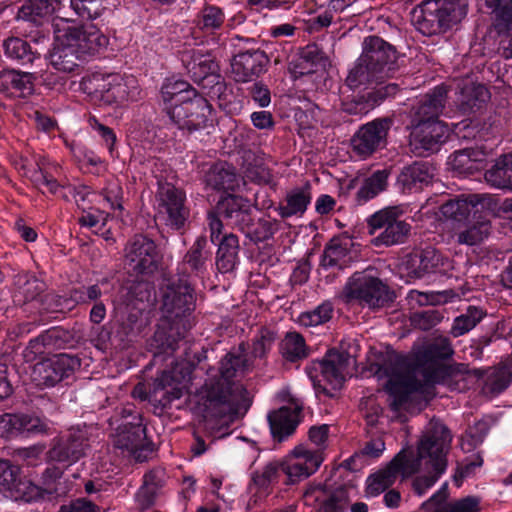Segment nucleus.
<instances>
[{"mask_svg":"<svg viewBox=\"0 0 512 512\" xmlns=\"http://www.w3.org/2000/svg\"><path fill=\"white\" fill-rule=\"evenodd\" d=\"M381 371L388 377L385 390L391 398L390 408L398 412L406 408L413 392L423 391L425 387L440 384L458 390V377L468 373V367L438 362L412 365L408 358L395 355L384 361L378 372Z\"/></svg>","mask_w":512,"mask_h":512,"instance_id":"nucleus-1","label":"nucleus"},{"mask_svg":"<svg viewBox=\"0 0 512 512\" xmlns=\"http://www.w3.org/2000/svg\"><path fill=\"white\" fill-rule=\"evenodd\" d=\"M244 345L239 352H228L219 362L217 371L209 370L207 378L197 392L196 409L205 420L219 419L234 413L239 407L250 405L246 388L234 378L250 369L244 354Z\"/></svg>","mask_w":512,"mask_h":512,"instance_id":"nucleus-2","label":"nucleus"},{"mask_svg":"<svg viewBox=\"0 0 512 512\" xmlns=\"http://www.w3.org/2000/svg\"><path fill=\"white\" fill-rule=\"evenodd\" d=\"M451 440V433L444 424L438 421L430 422L418 444L417 457H414L419 461V468L422 461H425L424 466L428 469L427 475L418 476L413 480L412 487L417 495H423L446 470V455Z\"/></svg>","mask_w":512,"mask_h":512,"instance_id":"nucleus-3","label":"nucleus"},{"mask_svg":"<svg viewBox=\"0 0 512 512\" xmlns=\"http://www.w3.org/2000/svg\"><path fill=\"white\" fill-rule=\"evenodd\" d=\"M468 11V0H425L414 10V25L426 36L445 33L461 22Z\"/></svg>","mask_w":512,"mask_h":512,"instance_id":"nucleus-4","label":"nucleus"},{"mask_svg":"<svg viewBox=\"0 0 512 512\" xmlns=\"http://www.w3.org/2000/svg\"><path fill=\"white\" fill-rule=\"evenodd\" d=\"M159 289L162 318L179 323L189 322L187 317L196 309V294L188 277L165 276Z\"/></svg>","mask_w":512,"mask_h":512,"instance_id":"nucleus-5","label":"nucleus"},{"mask_svg":"<svg viewBox=\"0 0 512 512\" xmlns=\"http://www.w3.org/2000/svg\"><path fill=\"white\" fill-rule=\"evenodd\" d=\"M90 448L89 429L86 426H73L51 440L46 456L51 463L70 467L85 458Z\"/></svg>","mask_w":512,"mask_h":512,"instance_id":"nucleus-6","label":"nucleus"},{"mask_svg":"<svg viewBox=\"0 0 512 512\" xmlns=\"http://www.w3.org/2000/svg\"><path fill=\"white\" fill-rule=\"evenodd\" d=\"M354 363V357L342 346L340 349L332 348L328 350L324 358L318 362L323 379L311 376L316 392L334 397L345 382V377L349 373V366Z\"/></svg>","mask_w":512,"mask_h":512,"instance_id":"nucleus-7","label":"nucleus"},{"mask_svg":"<svg viewBox=\"0 0 512 512\" xmlns=\"http://www.w3.org/2000/svg\"><path fill=\"white\" fill-rule=\"evenodd\" d=\"M392 125L391 117H381L360 126L350 140L353 154L365 160L385 149Z\"/></svg>","mask_w":512,"mask_h":512,"instance_id":"nucleus-8","label":"nucleus"},{"mask_svg":"<svg viewBox=\"0 0 512 512\" xmlns=\"http://www.w3.org/2000/svg\"><path fill=\"white\" fill-rule=\"evenodd\" d=\"M370 272L367 269L354 273L345 286V295L348 299L359 300L372 308L382 307L393 300V293Z\"/></svg>","mask_w":512,"mask_h":512,"instance_id":"nucleus-9","label":"nucleus"},{"mask_svg":"<svg viewBox=\"0 0 512 512\" xmlns=\"http://www.w3.org/2000/svg\"><path fill=\"white\" fill-rule=\"evenodd\" d=\"M124 257L129 269L137 275H151L161 264L158 246L146 235L136 234L125 245Z\"/></svg>","mask_w":512,"mask_h":512,"instance_id":"nucleus-10","label":"nucleus"},{"mask_svg":"<svg viewBox=\"0 0 512 512\" xmlns=\"http://www.w3.org/2000/svg\"><path fill=\"white\" fill-rule=\"evenodd\" d=\"M419 470V461L414 459V454L405 449L398 452L385 468L368 478L367 492L376 496L392 486L398 475L406 479L417 473Z\"/></svg>","mask_w":512,"mask_h":512,"instance_id":"nucleus-11","label":"nucleus"},{"mask_svg":"<svg viewBox=\"0 0 512 512\" xmlns=\"http://www.w3.org/2000/svg\"><path fill=\"white\" fill-rule=\"evenodd\" d=\"M164 110L169 120L179 129L191 133L207 127L212 107L205 98L194 94L189 101L165 107Z\"/></svg>","mask_w":512,"mask_h":512,"instance_id":"nucleus-12","label":"nucleus"},{"mask_svg":"<svg viewBox=\"0 0 512 512\" xmlns=\"http://www.w3.org/2000/svg\"><path fill=\"white\" fill-rule=\"evenodd\" d=\"M195 365L189 361L176 362L171 369L163 371L154 381L153 392L160 394L159 404L167 407L180 399L187 383L191 380Z\"/></svg>","mask_w":512,"mask_h":512,"instance_id":"nucleus-13","label":"nucleus"},{"mask_svg":"<svg viewBox=\"0 0 512 512\" xmlns=\"http://www.w3.org/2000/svg\"><path fill=\"white\" fill-rule=\"evenodd\" d=\"M156 201L159 215L166 216L167 225L181 229L187 221L190 211L186 206V194L174 184L158 181Z\"/></svg>","mask_w":512,"mask_h":512,"instance_id":"nucleus-14","label":"nucleus"},{"mask_svg":"<svg viewBox=\"0 0 512 512\" xmlns=\"http://www.w3.org/2000/svg\"><path fill=\"white\" fill-rule=\"evenodd\" d=\"M113 445L129 451L138 461L145 460L147 453L153 451V443L147 439L146 427L139 413L133 416V421H123L117 427L113 435Z\"/></svg>","mask_w":512,"mask_h":512,"instance_id":"nucleus-15","label":"nucleus"},{"mask_svg":"<svg viewBox=\"0 0 512 512\" xmlns=\"http://www.w3.org/2000/svg\"><path fill=\"white\" fill-rule=\"evenodd\" d=\"M21 469L9 460H0V492L9 493L16 499L26 502L43 498L44 493L59 495L57 488L41 489L21 479Z\"/></svg>","mask_w":512,"mask_h":512,"instance_id":"nucleus-16","label":"nucleus"},{"mask_svg":"<svg viewBox=\"0 0 512 512\" xmlns=\"http://www.w3.org/2000/svg\"><path fill=\"white\" fill-rule=\"evenodd\" d=\"M185 68L191 79L203 88L218 86V91L223 87L220 68L211 54H204L198 50L185 52L182 58Z\"/></svg>","mask_w":512,"mask_h":512,"instance_id":"nucleus-17","label":"nucleus"},{"mask_svg":"<svg viewBox=\"0 0 512 512\" xmlns=\"http://www.w3.org/2000/svg\"><path fill=\"white\" fill-rule=\"evenodd\" d=\"M190 328V322L179 323L162 318L149 341V349L154 357L172 356Z\"/></svg>","mask_w":512,"mask_h":512,"instance_id":"nucleus-18","label":"nucleus"},{"mask_svg":"<svg viewBox=\"0 0 512 512\" xmlns=\"http://www.w3.org/2000/svg\"><path fill=\"white\" fill-rule=\"evenodd\" d=\"M80 366L81 360L77 356L59 354L53 359L36 364L33 375L34 379L38 381V385L54 387L71 377Z\"/></svg>","mask_w":512,"mask_h":512,"instance_id":"nucleus-19","label":"nucleus"},{"mask_svg":"<svg viewBox=\"0 0 512 512\" xmlns=\"http://www.w3.org/2000/svg\"><path fill=\"white\" fill-rule=\"evenodd\" d=\"M64 38L82 57L94 56L108 45V38L94 25L68 26L62 30Z\"/></svg>","mask_w":512,"mask_h":512,"instance_id":"nucleus-20","label":"nucleus"},{"mask_svg":"<svg viewBox=\"0 0 512 512\" xmlns=\"http://www.w3.org/2000/svg\"><path fill=\"white\" fill-rule=\"evenodd\" d=\"M303 500L315 512H345L349 504L348 490L343 485L336 489L326 485L310 487L303 494Z\"/></svg>","mask_w":512,"mask_h":512,"instance_id":"nucleus-21","label":"nucleus"},{"mask_svg":"<svg viewBox=\"0 0 512 512\" xmlns=\"http://www.w3.org/2000/svg\"><path fill=\"white\" fill-rule=\"evenodd\" d=\"M490 10L491 28L506 58L512 57V0H483Z\"/></svg>","mask_w":512,"mask_h":512,"instance_id":"nucleus-22","label":"nucleus"},{"mask_svg":"<svg viewBox=\"0 0 512 512\" xmlns=\"http://www.w3.org/2000/svg\"><path fill=\"white\" fill-rule=\"evenodd\" d=\"M267 54L261 49L240 51L231 60V73L236 82L254 81L267 71Z\"/></svg>","mask_w":512,"mask_h":512,"instance_id":"nucleus-23","label":"nucleus"},{"mask_svg":"<svg viewBox=\"0 0 512 512\" xmlns=\"http://www.w3.org/2000/svg\"><path fill=\"white\" fill-rule=\"evenodd\" d=\"M363 45L362 61H366L384 78L390 77L397 59L395 47L378 36L367 37Z\"/></svg>","mask_w":512,"mask_h":512,"instance_id":"nucleus-24","label":"nucleus"},{"mask_svg":"<svg viewBox=\"0 0 512 512\" xmlns=\"http://www.w3.org/2000/svg\"><path fill=\"white\" fill-rule=\"evenodd\" d=\"M47 420L24 413H3L0 415V437L13 439L22 434H48Z\"/></svg>","mask_w":512,"mask_h":512,"instance_id":"nucleus-25","label":"nucleus"},{"mask_svg":"<svg viewBox=\"0 0 512 512\" xmlns=\"http://www.w3.org/2000/svg\"><path fill=\"white\" fill-rule=\"evenodd\" d=\"M447 93L448 89L444 85L436 86L426 93L410 110V127L442 122L439 117L445 108Z\"/></svg>","mask_w":512,"mask_h":512,"instance_id":"nucleus-26","label":"nucleus"},{"mask_svg":"<svg viewBox=\"0 0 512 512\" xmlns=\"http://www.w3.org/2000/svg\"><path fill=\"white\" fill-rule=\"evenodd\" d=\"M215 208L227 225H231L239 231L250 222L251 204L247 198L241 195L228 193L218 200Z\"/></svg>","mask_w":512,"mask_h":512,"instance_id":"nucleus-27","label":"nucleus"},{"mask_svg":"<svg viewBox=\"0 0 512 512\" xmlns=\"http://www.w3.org/2000/svg\"><path fill=\"white\" fill-rule=\"evenodd\" d=\"M303 403L290 400L289 406H282L268 414L271 433L275 439L282 441L292 435L300 422Z\"/></svg>","mask_w":512,"mask_h":512,"instance_id":"nucleus-28","label":"nucleus"},{"mask_svg":"<svg viewBox=\"0 0 512 512\" xmlns=\"http://www.w3.org/2000/svg\"><path fill=\"white\" fill-rule=\"evenodd\" d=\"M295 458L289 462L281 463L282 473L286 474L292 483L298 482L313 474L323 461L319 450L310 451L304 447H296Z\"/></svg>","mask_w":512,"mask_h":512,"instance_id":"nucleus-29","label":"nucleus"},{"mask_svg":"<svg viewBox=\"0 0 512 512\" xmlns=\"http://www.w3.org/2000/svg\"><path fill=\"white\" fill-rule=\"evenodd\" d=\"M443 266V256L433 247L411 253L405 262L407 275L413 279L440 272Z\"/></svg>","mask_w":512,"mask_h":512,"instance_id":"nucleus-30","label":"nucleus"},{"mask_svg":"<svg viewBox=\"0 0 512 512\" xmlns=\"http://www.w3.org/2000/svg\"><path fill=\"white\" fill-rule=\"evenodd\" d=\"M329 60L322 48L312 43L305 46L299 57L289 63L288 71L294 79L325 69Z\"/></svg>","mask_w":512,"mask_h":512,"instance_id":"nucleus-31","label":"nucleus"},{"mask_svg":"<svg viewBox=\"0 0 512 512\" xmlns=\"http://www.w3.org/2000/svg\"><path fill=\"white\" fill-rule=\"evenodd\" d=\"M432 173L429 165L423 161H415L404 166L396 179V186L402 193H410L422 189L430 183Z\"/></svg>","mask_w":512,"mask_h":512,"instance_id":"nucleus-32","label":"nucleus"},{"mask_svg":"<svg viewBox=\"0 0 512 512\" xmlns=\"http://www.w3.org/2000/svg\"><path fill=\"white\" fill-rule=\"evenodd\" d=\"M58 43L50 54V64L62 73L78 75L81 72L80 61L82 57L71 47L62 34L57 36Z\"/></svg>","mask_w":512,"mask_h":512,"instance_id":"nucleus-33","label":"nucleus"},{"mask_svg":"<svg viewBox=\"0 0 512 512\" xmlns=\"http://www.w3.org/2000/svg\"><path fill=\"white\" fill-rule=\"evenodd\" d=\"M474 375L484 379L483 392L498 395L512 382V363H500L486 370L475 369Z\"/></svg>","mask_w":512,"mask_h":512,"instance_id":"nucleus-34","label":"nucleus"},{"mask_svg":"<svg viewBox=\"0 0 512 512\" xmlns=\"http://www.w3.org/2000/svg\"><path fill=\"white\" fill-rule=\"evenodd\" d=\"M312 199L311 184L306 182L302 187H295L286 193L284 201L279 203L276 211L282 219L302 216Z\"/></svg>","mask_w":512,"mask_h":512,"instance_id":"nucleus-35","label":"nucleus"},{"mask_svg":"<svg viewBox=\"0 0 512 512\" xmlns=\"http://www.w3.org/2000/svg\"><path fill=\"white\" fill-rule=\"evenodd\" d=\"M140 98L141 89L134 76L121 77L111 74L109 93L106 95V105L137 101Z\"/></svg>","mask_w":512,"mask_h":512,"instance_id":"nucleus-36","label":"nucleus"},{"mask_svg":"<svg viewBox=\"0 0 512 512\" xmlns=\"http://www.w3.org/2000/svg\"><path fill=\"white\" fill-rule=\"evenodd\" d=\"M490 99V92L483 84L465 83L456 100L458 110L463 115H470L479 111Z\"/></svg>","mask_w":512,"mask_h":512,"instance_id":"nucleus-37","label":"nucleus"},{"mask_svg":"<svg viewBox=\"0 0 512 512\" xmlns=\"http://www.w3.org/2000/svg\"><path fill=\"white\" fill-rule=\"evenodd\" d=\"M484 200L485 197L479 194L460 195L444 202L440 207V211L444 217L462 222L472 212H476L477 206L482 204Z\"/></svg>","mask_w":512,"mask_h":512,"instance_id":"nucleus-38","label":"nucleus"},{"mask_svg":"<svg viewBox=\"0 0 512 512\" xmlns=\"http://www.w3.org/2000/svg\"><path fill=\"white\" fill-rule=\"evenodd\" d=\"M415 141L426 151H434L445 142L448 136V126L442 122L425 123L411 126Z\"/></svg>","mask_w":512,"mask_h":512,"instance_id":"nucleus-39","label":"nucleus"},{"mask_svg":"<svg viewBox=\"0 0 512 512\" xmlns=\"http://www.w3.org/2000/svg\"><path fill=\"white\" fill-rule=\"evenodd\" d=\"M35 80L33 73L3 69L0 71V91L14 90L23 96L30 95L34 90Z\"/></svg>","mask_w":512,"mask_h":512,"instance_id":"nucleus-40","label":"nucleus"},{"mask_svg":"<svg viewBox=\"0 0 512 512\" xmlns=\"http://www.w3.org/2000/svg\"><path fill=\"white\" fill-rule=\"evenodd\" d=\"M485 180L494 188L512 191V153L500 156L485 172Z\"/></svg>","mask_w":512,"mask_h":512,"instance_id":"nucleus-41","label":"nucleus"},{"mask_svg":"<svg viewBox=\"0 0 512 512\" xmlns=\"http://www.w3.org/2000/svg\"><path fill=\"white\" fill-rule=\"evenodd\" d=\"M58 0H27L19 9L17 19L30 22L36 26L49 18L56 7Z\"/></svg>","mask_w":512,"mask_h":512,"instance_id":"nucleus-42","label":"nucleus"},{"mask_svg":"<svg viewBox=\"0 0 512 512\" xmlns=\"http://www.w3.org/2000/svg\"><path fill=\"white\" fill-rule=\"evenodd\" d=\"M384 79L375 68L370 67L366 61L363 62L362 58L359 57L355 66L349 71L345 82L350 89L355 90L381 84Z\"/></svg>","mask_w":512,"mask_h":512,"instance_id":"nucleus-43","label":"nucleus"},{"mask_svg":"<svg viewBox=\"0 0 512 512\" xmlns=\"http://www.w3.org/2000/svg\"><path fill=\"white\" fill-rule=\"evenodd\" d=\"M2 48L8 59L22 65L33 64L36 59L40 58V53L33 50L30 43L20 37L6 38L2 43Z\"/></svg>","mask_w":512,"mask_h":512,"instance_id":"nucleus-44","label":"nucleus"},{"mask_svg":"<svg viewBox=\"0 0 512 512\" xmlns=\"http://www.w3.org/2000/svg\"><path fill=\"white\" fill-rule=\"evenodd\" d=\"M206 183L215 190H234L238 186V176L232 165L220 162L209 169Z\"/></svg>","mask_w":512,"mask_h":512,"instance_id":"nucleus-45","label":"nucleus"},{"mask_svg":"<svg viewBox=\"0 0 512 512\" xmlns=\"http://www.w3.org/2000/svg\"><path fill=\"white\" fill-rule=\"evenodd\" d=\"M14 301L18 304H25L40 296L45 288V283L36 276L24 273L15 277Z\"/></svg>","mask_w":512,"mask_h":512,"instance_id":"nucleus-46","label":"nucleus"},{"mask_svg":"<svg viewBox=\"0 0 512 512\" xmlns=\"http://www.w3.org/2000/svg\"><path fill=\"white\" fill-rule=\"evenodd\" d=\"M239 240L232 233L224 235L217 251L216 266L221 273L232 271L238 261Z\"/></svg>","mask_w":512,"mask_h":512,"instance_id":"nucleus-47","label":"nucleus"},{"mask_svg":"<svg viewBox=\"0 0 512 512\" xmlns=\"http://www.w3.org/2000/svg\"><path fill=\"white\" fill-rule=\"evenodd\" d=\"M142 316L141 309L131 308L126 316L121 320L117 330L114 333V339L118 341V346L122 349L128 347L140 333V320Z\"/></svg>","mask_w":512,"mask_h":512,"instance_id":"nucleus-48","label":"nucleus"},{"mask_svg":"<svg viewBox=\"0 0 512 512\" xmlns=\"http://www.w3.org/2000/svg\"><path fill=\"white\" fill-rule=\"evenodd\" d=\"M491 233V222L488 219L478 220L465 225L456 232L457 243L474 246L483 242Z\"/></svg>","mask_w":512,"mask_h":512,"instance_id":"nucleus-49","label":"nucleus"},{"mask_svg":"<svg viewBox=\"0 0 512 512\" xmlns=\"http://www.w3.org/2000/svg\"><path fill=\"white\" fill-rule=\"evenodd\" d=\"M390 171L387 169L377 170L366 178L356 193V200L359 204L376 197L384 191L388 185Z\"/></svg>","mask_w":512,"mask_h":512,"instance_id":"nucleus-50","label":"nucleus"},{"mask_svg":"<svg viewBox=\"0 0 512 512\" xmlns=\"http://www.w3.org/2000/svg\"><path fill=\"white\" fill-rule=\"evenodd\" d=\"M194 94H196L195 90L187 82L181 80H168L162 85L160 91L164 104H170L169 107L189 101Z\"/></svg>","mask_w":512,"mask_h":512,"instance_id":"nucleus-51","label":"nucleus"},{"mask_svg":"<svg viewBox=\"0 0 512 512\" xmlns=\"http://www.w3.org/2000/svg\"><path fill=\"white\" fill-rule=\"evenodd\" d=\"M279 230V221L276 219L259 218L256 222L252 217L246 227L241 230L254 243L267 241Z\"/></svg>","mask_w":512,"mask_h":512,"instance_id":"nucleus-52","label":"nucleus"},{"mask_svg":"<svg viewBox=\"0 0 512 512\" xmlns=\"http://www.w3.org/2000/svg\"><path fill=\"white\" fill-rule=\"evenodd\" d=\"M280 353L289 362H297L309 355L304 337L297 332H289L280 343Z\"/></svg>","mask_w":512,"mask_h":512,"instance_id":"nucleus-53","label":"nucleus"},{"mask_svg":"<svg viewBox=\"0 0 512 512\" xmlns=\"http://www.w3.org/2000/svg\"><path fill=\"white\" fill-rule=\"evenodd\" d=\"M481 156H483L482 152L465 148L454 152L449 163L453 171L459 174H473L479 169L478 162L482 161Z\"/></svg>","mask_w":512,"mask_h":512,"instance_id":"nucleus-54","label":"nucleus"},{"mask_svg":"<svg viewBox=\"0 0 512 512\" xmlns=\"http://www.w3.org/2000/svg\"><path fill=\"white\" fill-rule=\"evenodd\" d=\"M206 246V237H198L183 258V263L196 275L206 270V263L210 259V252L206 250Z\"/></svg>","mask_w":512,"mask_h":512,"instance_id":"nucleus-55","label":"nucleus"},{"mask_svg":"<svg viewBox=\"0 0 512 512\" xmlns=\"http://www.w3.org/2000/svg\"><path fill=\"white\" fill-rule=\"evenodd\" d=\"M403 210L398 206H391L377 211L368 220L369 233L375 235L377 231H386L392 225H397L404 220L400 219Z\"/></svg>","mask_w":512,"mask_h":512,"instance_id":"nucleus-56","label":"nucleus"},{"mask_svg":"<svg viewBox=\"0 0 512 512\" xmlns=\"http://www.w3.org/2000/svg\"><path fill=\"white\" fill-rule=\"evenodd\" d=\"M25 175L30 179L35 188L42 194L59 195L61 197L64 184H60L47 169L38 165L28 170Z\"/></svg>","mask_w":512,"mask_h":512,"instance_id":"nucleus-57","label":"nucleus"},{"mask_svg":"<svg viewBox=\"0 0 512 512\" xmlns=\"http://www.w3.org/2000/svg\"><path fill=\"white\" fill-rule=\"evenodd\" d=\"M411 226L406 221L390 226L386 231L379 232L373 239L374 246H393L406 242L410 235Z\"/></svg>","mask_w":512,"mask_h":512,"instance_id":"nucleus-58","label":"nucleus"},{"mask_svg":"<svg viewBox=\"0 0 512 512\" xmlns=\"http://www.w3.org/2000/svg\"><path fill=\"white\" fill-rule=\"evenodd\" d=\"M485 316V312L476 307L469 306L465 313L456 317L451 328V334L454 337L464 335L473 329Z\"/></svg>","mask_w":512,"mask_h":512,"instance_id":"nucleus-59","label":"nucleus"},{"mask_svg":"<svg viewBox=\"0 0 512 512\" xmlns=\"http://www.w3.org/2000/svg\"><path fill=\"white\" fill-rule=\"evenodd\" d=\"M111 75L94 74L83 80V90L95 100L106 104V95L109 93Z\"/></svg>","mask_w":512,"mask_h":512,"instance_id":"nucleus-60","label":"nucleus"},{"mask_svg":"<svg viewBox=\"0 0 512 512\" xmlns=\"http://www.w3.org/2000/svg\"><path fill=\"white\" fill-rule=\"evenodd\" d=\"M443 313L435 308L413 312L409 316L410 325L414 329L428 331L443 320Z\"/></svg>","mask_w":512,"mask_h":512,"instance_id":"nucleus-61","label":"nucleus"},{"mask_svg":"<svg viewBox=\"0 0 512 512\" xmlns=\"http://www.w3.org/2000/svg\"><path fill=\"white\" fill-rule=\"evenodd\" d=\"M225 16L222 10L216 6H205L199 16L197 25L205 32H212L220 29L224 23Z\"/></svg>","mask_w":512,"mask_h":512,"instance_id":"nucleus-62","label":"nucleus"},{"mask_svg":"<svg viewBox=\"0 0 512 512\" xmlns=\"http://www.w3.org/2000/svg\"><path fill=\"white\" fill-rule=\"evenodd\" d=\"M450 340L448 338L436 339L433 343H430L421 355V359L425 363L438 362V360H444L453 355Z\"/></svg>","mask_w":512,"mask_h":512,"instance_id":"nucleus-63","label":"nucleus"},{"mask_svg":"<svg viewBox=\"0 0 512 512\" xmlns=\"http://www.w3.org/2000/svg\"><path fill=\"white\" fill-rule=\"evenodd\" d=\"M347 242H343L339 238H333L326 245L322 257V265L324 267L337 266L349 253Z\"/></svg>","mask_w":512,"mask_h":512,"instance_id":"nucleus-64","label":"nucleus"}]
</instances>
